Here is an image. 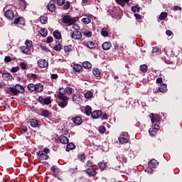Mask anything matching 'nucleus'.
Listing matches in <instances>:
<instances>
[{
  "label": "nucleus",
  "mask_w": 182,
  "mask_h": 182,
  "mask_svg": "<svg viewBox=\"0 0 182 182\" xmlns=\"http://www.w3.org/2000/svg\"><path fill=\"white\" fill-rule=\"evenodd\" d=\"M59 140L62 144H68L69 143V139H68L65 135H60L59 136Z\"/></svg>",
  "instance_id": "nucleus-17"
},
{
  "label": "nucleus",
  "mask_w": 182,
  "mask_h": 182,
  "mask_svg": "<svg viewBox=\"0 0 182 182\" xmlns=\"http://www.w3.org/2000/svg\"><path fill=\"white\" fill-rule=\"evenodd\" d=\"M25 22H26V20L22 16L16 18L14 21V23L15 25H21V26H25Z\"/></svg>",
  "instance_id": "nucleus-5"
},
{
  "label": "nucleus",
  "mask_w": 182,
  "mask_h": 182,
  "mask_svg": "<svg viewBox=\"0 0 182 182\" xmlns=\"http://www.w3.org/2000/svg\"><path fill=\"white\" fill-rule=\"evenodd\" d=\"M65 93H67V95H72V93H73V88H72L70 87H67L65 88Z\"/></svg>",
  "instance_id": "nucleus-49"
},
{
  "label": "nucleus",
  "mask_w": 182,
  "mask_h": 182,
  "mask_svg": "<svg viewBox=\"0 0 182 182\" xmlns=\"http://www.w3.org/2000/svg\"><path fill=\"white\" fill-rule=\"evenodd\" d=\"M71 38L75 40L82 39V32H80V31H73L71 35Z\"/></svg>",
  "instance_id": "nucleus-11"
},
{
  "label": "nucleus",
  "mask_w": 182,
  "mask_h": 182,
  "mask_svg": "<svg viewBox=\"0 0 182 182\" xmlns=\"http://www.w3.org/2000/svg\"><path fill=\"white\" fill-rule=\"evenodd\" d=\"M6 93H7L8 95H14V96H18V92L16 90V88H15V87H9L6 91Z\"/></svg>",
  "instance_id": "nucleus-12"
},
{
  "label": "nucleus",
  "mask_w": 182,
  "mask_h": 182,
  "mask_svg": "<svg viewBox=\"0 0 182 182\" xmlns=\"http://www.w3.org/2000/svg\"><path fill=\"white\" fill-rule=\"evenodd\" d=\"M80 160H81V161H85V160H86V154H80L79 156Z\"/></svg>",
  "instance_id": "nucleus-56"
},
{
  "label": "nucleus",
  "mask_w": 182,
  "mask_h": 182,
  "mask_svg": "<svg viewBox=\"0 0 182 182\" xmlns=\"http://www.w3.org/2000/svg\"><path fill=\"white\" fill-rule=\"evenodd\" d=\"M63 48H64V50H65V53H68L69 52H72V45L65 46Z\"/></svg>",
  "instance_id": "nucleus-47"
},
{
  "label": "nucleus",
  "mask_w": 182,
  "mask_h": 182,
  "mask_svg": "<svg viewBox=\"0 0 182 182\" xmlns=\"http://www.w3.org/2000/svg\"><path fill=\"white\" fill-rule=\"evenodd\" d=\"M37 63L38 66H39V68L41 69L43 68H48V66H49V63H48L46 60L42 58L39 59Z\"/></svg>",
  "instance_id": "nucleus-6"
},
{
  "label": "nucleus",
  "mask_w": 182,
  "mask_h": 182,
  "mask_svg": "<svg viewBox=\"0 0 182 182\" xmlns=\"http://www.w3.org/2000/svg\"><path fill=\"white\" fill-rule=\"evenodd\" d=\"M27 78L32 80V79H37L38 78V75L33 74V73H28L27 74Z\"/></svg>",
  "instance_id": "nucleus-42"
},
{
  "label": "nucleus",
  "mask_w": 182,
  "mask_h": 182,
  "mask_svg": "<svg viewBox=\"0 0 182 182\" xmlns=\"http://www.w3.org/2000/svg\"><path fill=\"white\" fill-rule=\"evenodd\" d=\"M82 68H85V69H90L92 68V63L89 61H85L82 63Z\"/></svg>",
  "instance_id": "nucleus-35"
},
{
  "label": "nucleus",
  "mask_w": 182,
  "mask_h": 182,
  "mask_svg": "<svg viewBox=\"0 0 182 182\" xmlns=\"http://www.w3.org/2000/svg\"><path fill=\"white\" fill-rule=\"evenodd\" d=\"M39 21L42 25H46L48 23V16L43 15L39 18Z\"/></svg>",
  "instance_id": "nucleus-25"
},
{
  "label": "nucleus",
  "mask_w": 182,
  "mask_h": 182,
  "mask_svg": "<svg viewBox=\"0 0 182 182\" xmlns=\"http://www.w3.org/2000/svg\"><path fill=\"white\" fill-rule=\"evenodd\" d=\"M63 4H65V0H57V4L59 5V6H63Z\"/></svg>",
  "instance_id": "nucleus-60"
},
{
  "label": "nucleus",
  "mask_w": 182,
  "mask_h": 182,
  "mask_svg": "<svg viewBox=\"0 0 182 182\" xmlns=\"http://www.w3.org/2000/svg\"><path fill=\"white\" fill-rule=\"evenodd\" d=\"M112 48V43L109 41H106L102 43L103 50H109Z\"/></svg>",
  "instance_id": "nucleus-18"
},
{
  "label": "nucleus",
  "mask_w": 182,
  "mask_h": 182,
  "mask_svg": "<svg viewBox=\"0 0 182 182\" xmlns=\"http://www.w3.org/2000/svg\"><path fill=\"white\" fill-rule=\"evenodd\" d=\"M92 72H93L94 75L96 77H100V70H99V69L95 68V69H93Z\"/></svg>",
  "instance_id": "nucleus-45"
},
{
  "label": "nucleus",
  "mask_w": 182,
  "mask_h": 182,
  "mask_svg": "<svg viewBox=\"0 0 182 182\" xmlns=\"http://www.w3.org/2000/svg\"><path fill=\"white\" fill-rule=\"evenodd\" d=\"M27 67H28V65L25 63H20V68H21V69H23V70H25Z\"/></svg>",
  "instance_id": "nucleus-58"
},
{
  "label": "nucleus",
  "mask_w": 182,
  "mask_h": 182,
  "mask_svg": "<svg viewBox=\"0 0 182 182\" xmlns=\"http://www.w3.org/2000/svg\"><path fill=\"white\" fill-rule=\"evenodd\" d=\"M18 8L21 11H25L26 9V1L25 0H21L18 3Z\"/></svg>",
  "instance_id": "nucleus-21"
},
{
  "label": "nucleus",
  "mask_w": 182,
  "mask_h": 182,
  "mask_svg": "<svg viewBox=\"0 0 182 182\" xmlns=\"http://www.w3.org/2000/svg\"><path fill=\"white\" fill-rule=\"evenodd\" d=\"M115 2L123 8L126 4H129V2H130V0H115Z\"/></svg>",
  "instance_id": "nucleus-27"
},
{
  "label": "nucleus",
  "mask_w": 182,
  "mask_h": 182,
  "mask_svg": "<svg viewBox=\"0 0 182 182\" xmlns=\"http://www.w3.org/2000/svg\"><path fill=\"white\" fill-rule=\"evenodd\" d=\"M36 154L38 156V159H40V160H48L49 158V155L44 154L43 151L36 152Z\"/></svg>",
  "instance_id": "nucleus-9"
},
{
  "label": "nucleus",
  "mask_w": 182,
  "mask_h": 182,
  "mask_svg": "<svg viewBox=\"0 0 182 182\" xmlns=\"http://www.w3.org/2000/svg\"><path fill=\"white\" fill-rule=\"evenodd\" d=\"M12 61V58H11V56H6L4 58V62H6V63H9V62Z\"/></svg>",
  "instance_id": "nucleus-55"
},
{
  "label": "nucleus",
  "mask_w": 182,
  "mask_h": 182,
  "mask_svg": "<svg viewBox=\"0 0 182 182\" xmlns=\"http://www.w3.org/2000/svg\"><path fill=\"white\" fill-rule=\"evenodd\" d=\"M4 16L9 21H14V19H15V14L14 13V11L11 9L6 10L4 12Z\"/></svg>",
  "instance_id": "nucleus-3"
},
{
  "label": "nucleus",
  "mask_w": 182,
  "mask_h": 182,
  "mask_svg": "<svg viewBox=\"0 0 182 182\" xmlns=\"http://www.w3.org/2000/svg\"><path fill=\"white\" fill-rule=\"evenodd\" d=\"M149 133L150 136H151L152 137H154V136H156V134H157V130H156L153 128H150L149 130Z\"/></svg>",
  "instance_id": "nucleus-41"
},
{
  "label": "nucleus",
  "mask_w": 182,
  "mask_h": 182,
  "mask_svg": "<svg viewBox=\"0 0 182 182\" xmlns=\"http://www.w3.org/2000/svg\"><path fill=\"white\" fill-rule=\"evenodd\" d=\"M149 117L151 119V123H158V122H160V116L159 114H154L151 113L149 115Z\"/></svg>",
  "instance_id": "nucleus-10"
},
{
  "label": "nucleus",
  "mask_w": 182,
  "mask_h": 182,
  "mask_svg": "<svg viewBox=\"0 0 182 182\" xmlns=\"http://www.w3.org/2000/svg\"><path fill=\"white\" fill-rule=\"evenodd\" d=\"M28 90H31V92H36L37 93H41L42 90H43V85L42 83H38V84H33L30 83L28 85Z\"/></svg>",
  "instance_id": "nucleus-2"
},
{
  "label": "nucleus",
  "mask_w": 182,
  "mask_h": 182,
  "mask_svg": "<svg viewBox=\"0 0 182 182\" xmlns=\"http://www.w3.org/2000/svg\"><path fill=\"white\" fill-rule=\"evenodd\" d=\"M131 11L134 14H136V12L139 13L140 12V7L139 6V5L132 6L131 7Z\"/></svg>",
  "instance_id": "nucleus-37"
},
{
  "label": "nucleus",
  "mask_w": 182,
  "mask_h": 182,
  "mask_svg": "<svg viewBox=\"0 0 182 182\" xmlns=\"http://www.w3.org/2000/svg\"><path fill=\"white\" fill-rule=\"evenodd\" d=\"M53 42V38L52 36H49L47 38V43H52Z\"/></svg>",
  "instance_id": "nucleus-63"
},
{
  "label": "nucleus",
  "mask_w": 182,
  "mask_h": 182,
  "mask_svg": "<svg viewBox=\"0 0 182 182\" xmlns=\"http://www.w3.org/2000/svg\"><path fill=\"white\" fill-rule=\"evenodd\" d=\"M73 69L75 72H80V70H82V65L80 64H74Z\"/></svg>",
  "instance_id": "nucleus-40"
},
{
  "label": "nucleus",
  "mask_w": 182,
  "mask_h": 182,
  "mask_svg": "<svg viewBox=\"0 0 182 182\" xmlns=\"http://www.w3.org/2000/svg\"><path fill=\"white\" fill-rule=\"evenodd\" d=\"M119 141L121 144H125V143H127L128 140L124 137H121L119 138Z\"/></svg>",
  "instance_id": "nucleus-53"
},
{
  "label": "nucleus",
  "mask_w": 182,
  "mask_h": 182,
  "mask_svg": "<svg viewBox=\"0 0 182 182\" xmlns=\"http://www.w3.org/2000/svg\"><path fill=\"white\" fill-rule=\"evenodd\" d=\"M167 16H168V14H167V12L166 11L161 12L158 18V22H160V21H164V19H166Z\"/></svg>",
  "instance_id": "nucleus-24"
},
{
  "label": "nucleus",
  "mask_w": 182,
  "mask_h": 182,
  "mask_svg": "<svg viewBox=\"0 0 182 182\" xmlns=\"http://www.w3.org/2000/svg\"><path fill=\"white\" fill-rule=\"evenodd\" d=\"M66 93L65 92V90H63V92L60 91L58 93V98L60 100L66 101L68 100V97L65 95Z\"/></svg>",
  "instance_id": "nucleus-16"
},
{
  "label": "nucleus",
  "mask_w": 182,
  "mask_h": 182,
  "mask_svg": "<svg viewBox=\"0 0 182 182\" xmlns=\"http://www.w3.org/2000/svg\"><path fill=\"white\" fill-rule=\"evenodd\" d=\"M85 172L89 176V177H95V176L97 174V172L93 168H87Z\"/></svg>",
  "instance_id": "nucleus-8"
},
{
  "label": "nucleus",
  "mask_w": 182,
  "mask_h": 182,
  "mask_svg": "<svg viewBox=\"0 0 182 182\" xmlns=\"http://www.w3.org/2000/svg\"><path fill=\"white\" fill-rule=\"evenodd\" d=\"M73 102H75L76 105H79L80 103V95L75 94L73 97Z\"/></svg>",
  "instance_id": "nucleus-29"
},
{
  "label": "nucleus",
  "mask_w": 182,
  "mask_h": 182,
  "mask_svg": "<svg viewBox=\"0 0 182 182\" xmlns=\"http://www.w3.org/2000/svg\"><path fill=\"white\" fill-rule=\"evenodd\" d=\"M93 96V92L92 91H88L85 94V97L86 99H90Z\"/></svg>",
  "instance_id": "nucleus-52"
},
{
  "label": "nucleus",
  "mask_w": 182,
  "mask_h": 182,
  "mask_svg": "<svg viewBox=\"0 0 182 182\" xmlns=\"http://www.w3.org/2000/svg\"><path fill=\"white\" fill-rule=\"evenodd\" d=\"M53 36L55 38V39H58V41H60L62 39V34L58 31H55L53 32Z\"/></svg>",
  "instance_id": "nucleus-33"
},
{
  "label": "nucleus",
  "mask_w": 182,
  "mask_h": 182,
  "mask_svg": "<svg viewBox=\"0 0 182 182\" xmlns=\"http://www.w3.org/2000/svg\"><path fill=\"white\" fill-rule=\"evenodd\" d=\"M38 102L41 105H46L48 106V105H50V103H52V100H50V97L43 98V97L41 96L38 97Z\"/></svg>",
  "instance_id": "nucleus-4"
},
{
  "label": "nucleus",
  "mask_w": 182,
  "mask_h": 182,
  "mask_svg": "<svg viewBox=\"0 0 182 182\" xmlns=\"http://www.w3.org/2000/svg\"><path fill=\"white\" fill-rule=\"evenodd\" d=\"M29 124L31 127H38L39 126V121L35 119H31L29 120Z\"/></svg>",
  "instance_id": "nucleus-20"
},
{
  "label": "nucleus",
  "mask_w": 182,
  "mask_h": 182,
  "mask_svg": "<svg viewBox=\"0 0 182 182\" xmlns=\"http://www.w3.org/2000/svg\"><path fill=\"white\" fill-rule=\"evenodd\" d=\"M82 22H83V23H85V25H87L92 22V20L89 17H86L82 19Z\"/></svg>",
  "instance_id": "nucleus-48"
},
{
  "label": "nucleus",
  "mask_w": 182,
  "mask_h": 182,
  "mask_svg": "<svg viewBox=\"0 0 182 182\" xmlns=\"http://www.w3.org/2000/svg\"><path fill=\"white\" fill-rule=\"evenodd\" d=\"M39 33L41 35V36H43V38H46V36H48V29H41Z\"/></svg>",
  "instance_id": "nucleus-36"
},
{
  "label": "nucleus",
  "mask_w": 182,
  "mask_h": 182,
  "mask_svg": "<svg viewBox=\"0 0 182 182\" xmlns=\"http://www.w3.org/2000/svg\"><path fill=\"white\" fill-rule=\"evenodd\" d=\"M76 149V146L73 143H68L66 146V151H70V150H75Z\"/></svg>",
  "instance_id": "nucleus-26"
},
{
  "label": "nucleus",
  "mask_w": 182,
  "mask_h": 182,
  "mask_svg": "<svg viewBox=\"0 0 182 182\" xmlns=\"http://www.w3.org/2000/svg\"><path fill=\"white\" fill-rule=\"evenodd\" d=\"M41 115H43V117H49V116L50 115V112H49L48 109H44L42 111Z\"/></svg>",
  "instance_id": "nucleus-44"
},
{
  "label": "nucleus",
  "mask_w": 182,
  "mask_h": 182,
  "mask_svg": "<svg viewBox=\"0 0 182 182\" xmlns=\"http://www.w3.org/2000/svg\"><path fill=\"white\" fill-rule=\"evenodd\" d=\"M157 161L156 159H151L149 164L148 166L149 167H152L153 168H156V167L157 166Z\"/></svg>",
  "instance_id": "nucleus-30"
},
{
  "label": "nucleus",
  "mask_w": 182,
  "mask_h": 182,
  "mask_svg": "<svg viewBox=\"0 0 182 182\" xmlns=\"http://www.w3.org/2000/svg\"><path fill=\"white\" fill-rule=\"evenodd\" d=\"M72 29H74L75 31H79L80 29V27L77 24H73Z\"/></svg>",
  "instance_id": "nucleus-57"
},
{
  "label": "nucleus",
  "mask_w": 182,
  "mask_h": 182,
  "mask_svg": "<svg viewBox=\"0 0 182 182\" xmlns=\"http://www.w3.org/2000/svg\"><path fill=\"white\" fill-rule=\"evenodd\" d=\"M55 0H52L48 4L47 8L50 12H55L56 11V5H55Z\"/></svg>",
  "instance_id": "nucleus-7"
},
{
  "label": "nucleus",
  "mask_w": 182,
  "mask_h": 182,
  "mask_svg": "<svg viewBox=\"0 0 182 182\" xmlns=\"http://www.w3.org/2000/svg\"><path fill=\"white\" fill-rule=\"evenodd\" d=\"M101 35L105 37L109 36V32H107V28H103L101 31Z\"/></svg>",
  "instance_id": "nucleus-43"
},
{
  "label": "nucleus",
  "mask_w": 182,
  "mask_h": 182,
  "mask_svg": "<svg viewBox=\"0 0 182 182\" xmlns=\"http://www.w3.org/2000/svg\"><path fill=\"white\" fill-rule=\"evenodd\" d=\"M63 5V9H64L65 11H68V9L70 8V1H67L65 3L64 2Z\"/></svg>",
  "instance_id": "nucleus-38"
},
{
  "label": "nucleus",
  "mask_w": 182,
  "mask_h": 182,
  "mask_svg": "<svg viewBox=\"0 0 182 182\" xmlns=\"http://www.w3.org/2000/svg\"><path fill=\"white\" fill-rule=\"evenodd\" d=\"M102 114H103V112H102V110L93 111L91 114V117L92 119H99V117H100Z\"/></svg>",
  "instance_id": "nucleus-13"
},
{
  "label": "nucleus",
  "mask_w": 182,
  "mask_h": 182,
  "mask_svg": "<svg viewBox=\"0 0 182 182\" xmlns=\"http://www.w3.org/2000/svg\"><path fill=\"white\" fill-rule=\"evenodd\" d=\"M19 70V67H14L11 68L12 73H16Z\"/></svg>",
  "instance_id": "nucleus-61"
},
{
  "label": "nucleus",
  "mask_w": 182,
  "mask_h": 182,
  "mask_svg": "<svg viewBox=\"0 0 182 182\" xmlns=\"http://www.w3.org/2000/svg\"><path fill=\"white\" fill-rule=\"evenodd\" d=\"M56 43L57 45L53 47V50L55 52H60V50H62V43H60V41H56Z\"/></svg>",
  "instance_id": "nucleus-28"
},
{
  "label": "nucleus",
  "mask_w": 182,
  "mask_h": 182,
  "mask_svg": "<svg viewBox=\"0 0 182 182\" xmlns=\"http://www.w3.org/2000/svg\"><path fill=\"white\" fill-rule=\"evenodd\" d=\"M146 171H147V173H149V174H153V169H151V168L150 166H149L146 169Z\"/></svg>",
  "instance_id": "nucleus-64"
},
{
  "label": "nucleus",
  "mask_w": 182,
  "mask_h": 182,
  "mask_svg": "<svg viewBox=\"0 0 182 182\" xmlns=\"http://www.w3.org/2000/svg\"><path fill=\"white\" fill-rule=\"evenodd\" d=\"M98 166H99L100 170L103 171V170H105V168H106L107 164L105 162H100L98 164Z\"/></svg>",
  "instance_id": "nucleus-50"
},
{
  "label": "nucleus",
  "mask_w": 182,
  "mask_h": 182,
  "mask_svg": "<svg viewBox=\"0 0 182 182\" xmlns=\"http://www.w3.org/2000/svg\"><path fill=\"white\" fill-rule=\"evenodd\" d=\"M87 38H92V31H87L84 33Z\"/></svg>",
  "instance_id": "nucleus-62"
},
{
  "label": "nucleus",
  "mask_w": 182,
  "mask_h": 182,
  "mask_svg": "<svg viewBox=\"0 0 182 182\" xmlns=\"http://www.w3.org/2000/svg\"><path fill=\"white\" fill-rule=\"evenodd\" d=\"M72 121L77 126H80V124H82V123L83 122V121L82 120V117L79 116L73 117Z\"/></svg>",
  "instance_id": "nucleus-14"
},
{
  "label": "nucleus",
  "mask_w": 182,
  "mask_h": 182,
  "mask_svg": "<svg viewBox=\"0 0 182 182\" xmlns=\"http://www.w3.org/2000/svg\"><path fill=\"white\" fill-rule=\"evenodd\" d=\"M79 21V17H70V16L65 15L63 17V23L68 25V26H72L73 23H76Z\"/></svg>",
  "instance_id": "nucleus-1"
},
{
  "label": "nucleus",
  "mask_w": 182,
  "mask_h": 182,
  "mask_svg": "<svg viewBox=\"0 0 182 182\" xmlns=\"http://www.w3.org/2000/svg\"><path fill=\"white\" fill-rule=\"evenodd\" d=\"M85 114L87 116H90L92 115V107L89 106V105H87L86 107H85Z\"/></svg>",
  "instance_id": "nucleus-34"
},
{
  "label": "nucleus",
  "mask_w": 182,
  "mask_h": 182,
  "mask_svg": "<svg viewBox=\"0 0 182 182\" xmlns=\"http://www.w3.org/2000/svg\"><path fill=\"white\" fill-rule=\"evenodd\" d=\"M99 132H100V133L103 134V133H105V132H106V127H105V126H100L99 127Z\"/></svg>",
  "instance_id": "nucleus-54"
},
{
  "label": "nucleus",
  "mask_w": 182,
  "mask_h": 182,
  "mask_svg": "<svg viewBox=\"0 0 182 182\" xmlns=\"http://www.w3.org/2000/svg\"><path fill=\"white\" fill-rule=\"evenodd\" d=\"M16 90H17V93L19 95V93H24L25 92V88L21 85L16 84L14 87Z\"/></svg>",
  "instance_id": "nucleus-23"
},
{
  "label": "nucleus",
  "mask_w": 182,
  "mask_h": 182,
  "mask_svg": "<svg viewBox=\"0 0 182 182\" xmlns=\"http://www.w3.org/2000/svg\"><path fill=\"white\" fill-rule=\"evenodd\" d=\"M2 77L4 80H12V79H14V77L12 76V75H11V73H2Z\"/></svg>",
  "instance_id": "nucleus-15"
},
{
  "label": "nucleus",
  "mask_w": 182,
  "mask_h": 182,
  "mask_svg": "<svg viewBox=\"0 0 182 182\" xmlns=\"http://www.w3.org/2000/svg\"><path fill=\"white\" fill-rule=\"evenodd\" d=\"M20 49L22 53H25V55H31V48H29V47H26V46H23L21 47Z\"/></svg>",
  "instance_id": "nucleus-19"
},
{
  "label": "nucleus",
  "mask_w": 182,
  "mask_h": 182,
  "mask_svg": "<svg viewBox=\"0 0 182 182\" xmlns=\"http://www.w3.org/2000/svg\"><path fill=\"white\" fill-rule=\"evenodd\" d=\"M21 131L23 133H26V132H28V127L25 126V125H22L21 126Z\"/></svg>",
  "instance_id": "nucleus-59"
},
{
  "label": "nucleus",
  "mask_w": 182,
  "mask_h": 182,
  "mask_svg": "<svg viewBox=\"0 0 182 182\" xmlns=\"http://www.w3.org/2000/svg\"><path fill=\"white\" fill-rule=\"evenodd\" d=\"M158 90L161 92V93H166L167 92V85L166 84H161L158 87Z\"/></svg>",
  "instance_id": "nucleus-22"
},
{
  "label": "nucleus",
  "mask_w": 182,
  "mask_h": 182,
  "mask_svg": "<svg viewBox=\"0 0 182 182\" xmlns=\"http://www.w3.org/2000/svg\"><path fill=\"white\" fill-rule=\"evenodd\" d=\"M58 105L62 109H65V107H66V106H68V100H65V101L60 100V101H58Z\"/></svg>",
  "instance_id": "nucleus-31"
},
{
  "label": "nucleus",
  "mask_w": 182,
  "mask_h": 182,
  "mask_svg": "<svg viewBox=\"0 0 182 182\" xmlns=\"http://www.w3.org/2000/svg\"><path fill=\"white\" fill-rule=\"evenodd\" d=\"M86 46L88 49H95L96 48V45L93 41H87L86 43Z\"/></svg>",
  "instance_id": "nucleus-32"
},
{
  "label": "nucleus",
  "mask_w": 182,
  "mask_h": 182,
  "mask_svg": "<svg viewBox=\"0 0 182 182\" xmlns=\"http://www.w3.org/2000/svg\"><path fill=\"white\" fill-rule=\"evenodd\" d=\"M85 168H93V161L91 160L87 161L85 165Z\"/></svg>",
  "instance_id": "nucleus-39"
},
{
  "label": "nucleus",
  "mask_w": 182,
  "mask_h": 182,
  "mask_svg": "<svg viewBox=\"0 0 182 182\" xmlns=\"http://www.w3.org/2000/svg\"><path fill=\"white\" fill-rule=\"evenodd\" d=\"M25 43H26V46L27 48H29L30 49H31V48H33V44H32V43H32V41H31V40H26V42H25Z\"/></svg>",
  "instance_id": "nucleus-46"
},
{
  "label": "nucleus",
  "mask_w": 182,
  "mask_h": 182,
  "mask_svg": "<svg viewBox=\"0 0 182 182\" xmlns=\"http://www.w3.org/2000/svg\"><path fill=\"white\" fill-rule=\"evenodd\" d=\"M140 69L143 73H146L147 72V65L146 64L140 65Z\"/></svg>",
  "instance_id": "nucleus-51"
}]
</instances>
